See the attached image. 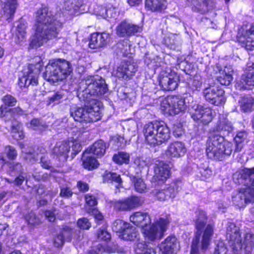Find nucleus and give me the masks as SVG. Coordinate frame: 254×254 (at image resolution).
I'll return each instance as SVG.
<instances>
[{"instance_id": "nucleus-1", "label": "nucleus", "mask_w": 254, "mask_h": 254, "mask_svg": "<svg viewBox=\"0 0 254 254\" xmlns=\"http://www.w3.org/2000/svg\"><path fill=\"white\" fill-rule=\"evenodd\" d=\"M81 2L77 0H68L62 5L61 13L53 14L47 7H42L35 13V33L31 37L29 47L37 49L43 46L50 39L58 37L61 30L65 11L70 14H75L81 6Z\"/></svg>"}, {"instance_id": "nucleus-2", "label": "nucleus", "mask_w": 254, "mask_h": 254, "mask_svg": "<svg viewBox=\"0 0 254 254\" xmlns=\"http://www.w3.org/2000/svg\"><path fill=\"white\" fill-rule=\"evenodd\" d=\"M108 91L105 80L99 76H89L80 86L78 97L85 102L84 107H73L71 116L79 122L92 123L101 119V102L95 98Z\"/></svg>"}, {"instance_id": "nucleus-3", "label": "nucleus", "mask_w": 254, "mask_h": 254, "mask_svg": "<svg viewBox=\"0 0 254 254\" xmlns=\"http://www.w3.org/2000/svg\"><path fill=\"white\" fill-rule=\"evenodd\" d=\"M233 150L232 142L226 140L224 137L214 132L210 134L206 142V153L211 159L222 160L229 156Z\"/></svg>"}, {"instance_id": "nucleus-4", "label": "nucleus", "mask_w": 254, "mask_h": 254, "mask_svg": "<svg viewBox=\"0 0 254 254\" xmlns=\"http://www.w3.org/2000/svg\"><path fill=\"white\" fill-rule=\"evenodd\" d=\"M143 133L146 141L151 145H160L167 141L170 137V129L163 122H153L145 124Z\"/></svg>"}, {"instance_id": "nucleus-5", "label": "nucleus", "mask_w": 254, "mask_h": 254, "mask_svg": "<svg viewBox=\"0 0 254 254\" xmlns=\"http://www.w3.org/2000/svg\"><path fill=\"white\" fill-rule=\"evenodd\" d=\"M72 70L70 63L65 60L51 61L46 67L45 77L50 82H57L65 79Z\"/></svg>"}, {"instance_id": "nucleus-6", "label": "nucleus", "mask_w": 254, "mask_h": 254, "mask_svg": "<svg viewBox=\"0 0 254 254\" xmlns=\"http://www.w3.org/2000/svg\"><path fill=\"white\" fill-rule=\"evenodd\" d=\"M169 221L167 219L160 218L155 223L147 224L142 228L145 240L154 242L160 240L167 228Z\"/></svg>"}, {"instance_id": "nucleus-7", "label": "nucleus", "mask_w": 254, "mask_h": 254, "mask_svg": "<svg viewBox=\"0 0 254 254\" xmlns=\"http://www.w3.org/2000/svg\"><path fill=\"white\" fill-rule=\"evenodd\" d=\"M188 108L191 118L196 122H200L203 124H207L212 119V111L210 108H204L198 105L193 101L191 96L188 99Z\"/></svg>"}, {"instance_id": "nucleus-8", "label": "nucleus", "mask_w": 254, "mask_h": 254, "mask_svg": "<svg viewBox=\"0 0 254 254\" xmlns=\"http://www.w3.org/2000/svg\"><path fill=\"white\" fill-rule=\"evenodd\" d=\"M189 98V96L184 99L177 96L169 97L162 102V110L169 115L178 114L188 108Z\"/></svg>"}, {"instance_id": "nucleus-9", "label": "nucleus", "mask_w": 254, "mask_h": 254, "mask_svg": "<svg viewBox=\"0 0 254 254\" xmlns=\"http://www.w3.org/2000/svg\"><path fill=\"white\" fill-rule=\"evenodd\" d=\"M233 175V180L235 183L242 185L244 186L242 188L236 193L232 196V201L236 206L239 207L244 206L247 203L254 202V186L251 184H244V183H239L234 179Z\"/></svg>"}, {"instance_id": "nucleus-10", "label": "nucleus", "mask_w": 254, "mask_h": 254, "mask_svg": "<svg viewBox=\"0 0 254 254\" xmlns=\"http://www.w3.org/2000/svg\"><path fill=\"white\" fill-rule=\"evenodd\" d=\"M206 220L207 216L204 211L198 210L196 212L195 226L196 232V235L192 242L190 254H198L200 236L201 234L202 230L204 228L206 223Z\"/></svg>"}, {"instance_id": "nucleus-11", "label": "nucleus", "mask_w": 254, "mask_h": 254, "mask_svg": "<svg viewBox=\"0 0 254 254\" xmlns=\"http://www.w3.org/2000/svg\"><path fill=\"white\" fill-rule=\"evenodd\" d=\"M203 94L207 102L214 105H222L226 101L224 90L214 85L205 88Z\"/></svg>"}, {"instance_id": "nucleus-12", "label": "nucleus", "mask_w": 254, "mask_h": 254, "mask_svg": "<svg viewBox=\"0 0 254 254\" xmlns=\"http://www.w3.org/2000/svg\"><path fill=\"white\" fill-rule=\"evenodd\" d=\"M238 40L248 50L254 49V22L250 25H243L239 30Z\"/></svg>"}, {"instance_id": "nucleus-13", "label": "nucleus", "mask_w": 254, "mask_h": 254, "mask_svg": "<svg viewBox=\"0 0 254 254\" xmlns=\"http://www.w3.org/2000/svg\"><path fill=\"white\" fill-rule=\"evenodd\" d=\"M226 237L228 240L234 254H238V252L242 249L240 241L241 235L240 229L232 223H229L226 230Z\"/></svg>"}, {"instance_id": "nucleus-14", "label": "nucleus", "mask_w": 254, "mask_h": 254, "mask_svg": "<svg viewBox=\"0 0 254 254\" xmlns=\"http://www.w3.org/2000/svg\"><path fill=\"white\" fill-rule=\"evenodd\" d=\"M159 85L164 90H175L178 85L179 76L175 72L161 71L158 77Z\"/></svg>"}, {"instance_id": "nucleus-15", "label": "nucleus", "mask_w": 254, "mask_h": 254, "mask_svg": "<svg viewBox=\"0 0 254 254\" xmlns=\"http://www.w3.org/2000/svg\"><path fill=\"white\" fill-rule=\"evenodd\" d=\"M254 86V63L249 62L247 67L240 80L236 83L237 89H249L251 86Z\"/></svg>"}, {"instance_id": "nucleus-16", "label": "nucleus", "mask_w": 254, "mask_h": 254, "mask_svg": "<svg viewBox=\"0 0 254 254\" xmlns=\"http://www.w3.org/2000/svg\"><path fill=\"white\" fill-rule=\"evenodd\" d=\"M17 7V0H0V22L2 18L8 22L11 21L13 19Z\"/></svg>"}, {"instance_id": "nucleus-17", "label": "nucleus", "mask_w": 254, "mask_h": 254, "mask_svg": "<svg viewBox=\"0 0 254 254\" xmlns=\"http://www.w3.org/2000/svg\"><path fill=\"white\" fill-rule=\"evenodd\" d=\"M33 66L30 65L27 71H25L22 76L19 78L18 85L20 88L27 87L30 85H36L38 83V77L40 73L39 69H33Z\"/></svg>"}, {"instance_id": "nucleus-18", "label": "nucleus", "mask_w": 254, "mask_h": 254, "mask_svg": "<svg viewBox=\"0 0 254 254\" xmlns=\"http://www.w3.org/2000/svg\"><path fill=\"white\" fill-rule=\"evenodd\" d=\"M170 175L168 164L163 161H157L154 167V175L153 180L158 184L164 183Z\"/></svg>"}, {"instance_id": "nucleus-19", "label": "nucleus", "mask_w": 254, "mask_h": 254, "mask_svg": "<svg viewBox=\"0 0 254 254\" xmlns=\"http://www.w3.org/2000/svg\"><path fill=\"white\" fill-rule=\"evenodd\" d=\"M69 151V144L67 141H59L53 149V154L56 156L59 163H56V166H60L61 163L65 162L68 158Z\"/></svg>"}, {"instance_id": "nucleus-20", "label": "nucleus", "mask_w": 254, "mask_h": 254, "mask_svg": "<svg viewBox=\"0 0 254 254\" xmlns=\"http://www.w3.org/2000/svg\"><path fill=\"white\" fill-rule=\"evenodd\" d=\"M142 201L140 198L132 196L116 202L115 207L120 210L130 211L140 206Z\"/></svg>"}, {"instance_id": "nucleus-21", "label": "nucleus", "mask_w": 254, "mask_h": 254, "mask_svg": "<svg viewBox=\"0 0 254 254\" xmlns=\"http://www.w3.org/2000/svg\"><path fill=\"white\" fill-rule=\"evenodd\" d=\"M193 11L205 13L215 7V0H187Z\"/></svg>"}, {"instance_id": "nucleus-22", "label": "nucleus", "mask_w": 254, "mask_h": 254, "mask_svg": "<svg viewBox=\"0 0 254 254\" xmlns=\"http://www.w3.org/2000/svg\"><path fill=\"white\" fill-rule=\"evenodd\" d=\"M187 151L185 144L181 141H175L169 144L166 151V155L170 158L183 156Z\"/></svg>"}, {"instance_id": "nucleus-23", "label": "nucleus", "mask_w": 254, "mask_h": 254, "mask_svg": "<svg viewBox=\"0 0 254 254\" xmlns=\"http://www.w3.org/2000/svg\"><path fill=\"white\" fill-rule=\"evenodd\" d=\"M142 27L136 25L126 21L121 22L117 27V33L121 37L130 36L140 32Z\"/></svg>"}, {"instance_id": "nucleus-24", "label": "nucleus", "mask_w": 254, "mask_h": 254, "mask_svg": "<svg viewBox=\"0 0 254 254\" xmlns=\"http://www.w3.org/2000/svg\"><path fill=\"white\" fill-rule=\"evenodd\" d=\"M234 179L237 182L244 184H251L254 186V167L245 168L235 174Z\"/></svg>"}, {"instance_id": "nucleus-25", "label": "nucleus", "mask_w": 254, "mask_h": 254, "mask_svg": "<svg viewBox=\"0 0 254 254\" xmlns=\"http://www.w3.org/2000/svg\"><path fill=\"white\" fill-rule=\"evenodd\" d=\"M76 231L71 226H65L62 231V232L58 235L54 241V246L57 248L62 247L64 243V240L70 241L71 238L74 237Z\"/></svg>"}, {"instance_id": "nucleus-26", "label": "nucleus", "mask_w": 254, "mask_h": 254, "mask_svg": "<svg viewBox=\"0 0 254 254\" xmlns=\"http://www.w3.org/2000/svg\"><path fill=\"white\" fill-rule=\"evenodd\" d=\"M178 241L175 236H168L159 245L162 254H174L177 248Z\"/></svg>"}, {"instance_id": "nucleus-27", "label": "nucleus", "mask_w": 254, "mask_h": 254, "mask_svg": "<svg viewBox=\"0 0 254 254\" xmlns=\"http://www.w3.org/2000/svg\"><path fill=\"white\" fill-rule=\"evenodd\" d=\"M109 38V34L105 32L93 33L91 35L89 47L92 49L103 47L107 44Z\"/></svg>"}, {"instance_id": "nucleus-28", "label": "nucleus", "mask_w": 254, "mask_h": 254, "mask_svg": "<svg viewBox=\"0 0 254 254\" xmlns=\"http://www.w3.org/2000/svg\"><path fill=\"white\" fill-rule=\"evenodd\" d=\"M130 220L134 224L140 226L142 228L151 222L149 215L145 212H142L133 213L130 216Z\"/></svg>"}, {"instance_id": "nucleus-29", "label": "nucleus", "mask_w": 254, "mask_h": 254, "mask_svg": "<svg viewBox=\"0 0 254 254\" xmlns=\"http://www.w3.org/2000/svg\"><path fill=\"white\" fill-rule=\"evenodd\" d=\"M214 233V225L209 224L204 228L202 236L201 249L205 251L210 245V241Z\"/></svg>"}, {"instance_id": "nucleus-30", "label": "nucleus", "mask_w": 254, "mask_h": 254, "mask_svg": "<svg viewBox=\"0 0 254 254\" xmlns=\"http://www.w3.org/2000/svg\"><path fill=\"white\" fill-rule=\"evenodd\" d=\"M233 72L231 66H225L223 70L219 71L220 75L217 77L218 81L222 85H229L233 79Z\"/></svg>"}, {"instance_id": "nucleus-31", "label": "nucleus", "mask_w": 254, "mask_h": 254, "mask_svg": "<svg viewBox=\"0 0 254 254\" xmlns=\"http://www.w3.org/2000/svg\"><path fill=\"white\" fill-rule=\"evenodd\" d=\"M239 243L241 244L242 249L239 251L238 254L242 251H244L246 254L250 253L254 246V235L251 233H247L243 243H242V240L240 238Z\"/></svg>"}, {"instance_id": "nucleus-32", "label": "nucleus", "mask_w": 254, "mask_h": 254, "mask_svg": "<svg viewBox=\"0 0 254 254\" xmlns=\"http://www.w3.org/2000/svg\"><path fill=\"white\" fill-rule=\"evenodd\" d=\"M82 160L83 167L88 170L96 169L99 165L96 158L86 151L83 153Z\"/></svg>"}, {"instance_id": "nucleus-33", "label": "nucleus", "mask_w": 254, "mask_h": 254, "mask_svg": "<svg viewBox=\"0 0 254 254\" xmlns=\"http://www.w3.org/2000/svg\"><path fill=\"white\" fill-rule=\"evenodd\" d=\"M85 151L90 154H93L98 157H101L103 156L105 153V144L103 140H99L95 142L92 146L88 148Z\"/></svg>"}, {"instance_id": "nucleus-34", "label": "nucleus", "mask_w": 254, "mask_h": 254, "mask_svg": "<svg viewBox=\"0 0 254 254\" xmlns=\"http://www.w3.org/2000/svg\"><path fill=\"white\" fill-rule=\"evenodd\" d=\"M166 0H146L145 7L152 11H160L166 6Z\"/></svg>"}, {"instance_id": "nucleus-35", "label": "nucleus", "mask_w": 254, "mask_h": 254, "mask_svg": "<svg viewBox=\"0 0 254 254\" xmlns=\"http://www.w3.org/2000/svg\"><path fill=\"white\" fill-rule=\"evenodd\" d=\"M138 233L136 230V228L131 226L126 228L121 234H119V237L126 241H134L135 239H137Z\"/></svg>"}, {"instance_id": "nucleus-36", "label": "nucleus", "mask_w": 254, "mask_h": 254, "mask_svg": "<svg viewBox=\"0 0 254 254\" xmlns=\"http://www.w3.org/2000/svg\"><path fill=\"white\" fill-rule=\"evenodd\" d=\"M4 105L1 106L0 108V117H3L7 112L6 106L12 107L15 105L17 100L10 95H6L2 99Z\"/></svg>"}, {"instance_id": "nucleus-37", "label": "nucleus", "mask_w": 254, "mask_h": 254, "mask_svg": "<svg viewBox=\"0 0 254 254\" xmlns=\"http://www.w3.org/2000/svg\"><path fill=\"white\" fill-rule=\"evenodd\" d=\"M15 24L16 27V36L19 42H22L26 39L27 23L23 19H20Z\"/></svg>"}, {"instance_id": "nucleus-38", "label": "nucleus", "mask_w": 254, "mask_h": 254, "mask_svg": "<svg viewBox=\"0 0 254 254\" xmlns=\"http://www.w3.org/2000/svg\"><path fill=\"white\" fill-rule=\"evenodd\" d=\"M11 133L12 137L16 140L22 139L24 137V133L22 125L17 121L12 123Z\"/></svg>"}, {"instance_id": "nucleus-39", "label": "nucleus", "mask_w": 254, "mask_h": 254, "mask_svg": "<svg viewBox=\"0 0 254 254\" xmlns=\"http://www.w3.org/2000/svg\"><path fill=\"white\" fill-rule=\"evenodd\" d=\"M181 188V182H176L165 188L166 194L168 195V199L174 198Z\"/></svg>"}, {"instance_id": "nucleus-40", "label": "nucleus", "mask_w": 254, "mask_h": 254, "mask_svg": "<svg viewBox=\"0 0 254 254\" xmlns=\"http://www.w3.org/2000/svg\"><path fill=\"white\" fill-rule=\"evenodd\" d=\"M129 154L123 151L115 154L113 157V161L119 165L128 164L129 162Z\"/></svg>"}, {"instance_id": "nucleus-41", "label": "nucleus", "mask_w": 254, "mask_h": 254, "mask_svg": "<svg viewBox=\"0 0 254 254\" xmlns=\"http://www.w3.org/2000/svg\"><path fill=\"white\" fill-rule=\"evenodd\" d=\"M135 251L137 254H156L155 250L146 245L144 242H139L136 244Z\"/></svg>"}, {"instance_id": "nucleus-42", "label": "nucleus", "mask_w": 254, "mask_h": 254, "mask_svg": "<svg viewBox=\"0 0 254 254\" xmlns=\"http://www.w3.org/2000/svg\"><path fill=\"white\" fill-rule=\"evenodd\" d=\"M217 131H224L228 133L233 130V127L231 122L227 119L223 118L220 119L216 127Z\"/></svg>"}, {"instance_id": "nucleus-43", "label": "nucleus", "mask_w": 254, "mask_h": 254, "mask_svg": "<svg viewBox=\"0 0 254 254\" xmlns=\"http://www.w3.org/2000/svg\"><path fill=\"white\" fill-rule=\"evenodd\" d=\"M179 37L177 35L171 34L164 39L165 44L170 49L176 50L180 44Z\"/></svg>"}, {"instance_id": "nucleus-44", "label": "nucleus", "mask_w": 254, "mask_h": 254, "mask_svg": "<svg viewBox=\"0 0 254 254\" xmlns=\"http://www.w3.org/2000/svg\"><path fill=\"white\" fill-rule=\"evenodd\" d=\"M239 102L243 111L245 112L250 111L253 107L254 99L251 96L247 95L242 97Z\"/></svg>"}, {"instance_id": "nucleus-45", "label": "nucleus", "mask_w": 254, "mask_h": 254, "mask_svg": "<svg viewBox=\"0 0 254 254\" xmlns=\"http://www.w3.org/2000/svg\"><path fill=\"white\" fill-rule=\"evenodd\" d=\"M247 137L246 132L243 131L239 132L234 138L236 142L235 151H241L243 147V142Z\"/></svg>"}, {"instance_id": "nucleus-46", "label": "nucleus", "mask_w": 254, "mask_h": 254, "mask_svg": "<svg viewBox=\"0 0 254 254\" xmlns=\"http://www.w3.org/2000/svg\"><path fill=\"white\" fill-rule=\"evenodd\" d=\"M64 97V91H57L48 97L47 103L48 105L52 104L54 105L58 104L60 103Z\"/></svg>"}, {"instance_id": "nucleus-47", "label": "nucleus", "mask_w": 254, "mask_h": 254, "mask_svg": "<svg viewBox=\"0 0 254 254\" xmlns=\"http://www.w3.org/2000/svg\"><path fill=\"white\" fill-rule=\"evenodd\" d=\"M129 226V224L124 222L122 220H116L114 221L112 225V229L116 233L120 234H122L123 231Z\"/></svg>"}, {"instance_id": "nucleus-48", "label": "nucleus", "mask_w": 254, "mask_h": 254, "mask_svg": "<svg viewBox=\"0 0 254 254\" xmlns=\"http://www.w3.org/2000/svg\"><path fill=\"white\" fill-rule=\"evenodd\" d=\"M189 87L192 91L199 90L201 86V78L198 75H195L188 82Z\"/></svg>"}, {"instance_id": "nucleus-49", "label": "nucleus", "mask_w": 254, "mask_h": 254, "mask_svg": "<svg viewBox=\"0 0 254 254\" xmlns=\"http://www.w3.org/2000/svg\"><path fill=\"white\" fill-rule=\"evenodd\" d=\"M26 126L30 129L40 132L44 130L46 127V125L42 124L37 119H33L30 123L27 124Z\"/></svg>"}, {"instance_id": "nucleus-50", "label": "nucleus", "mask_w": 254, "mask_h": 254, "mask_svg": "<svg viewBox=\"0 0 254 254\" xmlns=\"http://www.w3.org/2000/svg\"><path fill=\"white\" fill-rule=\"evenodd\" d=\"M132 182L134 184V189L137 192L143 193L145 191L146 186L141 179L133 177Z\"/></svg>"}, {"instance_id": "nucleus-51", "label": "nucleus", "mask_w": 254, "mask_h": 254, "mask_svg": "<svg viewBox=\"0 0 254 254\" xmlns=\"http://www.w3.org/2000/svg\"><path fill=\"white\" fill-rule=\"evenodd\" d=\"M104 179L107 181L114 182L118 184L117 187H121L122 181L119 175L116 173L108 172L104 176Z\"/></svg>"}, {"instance_id": "nucleus-52", "label": "nucleus", "mask_w": 254, "mask_h": 254, "mask_svg": "<svg viewBox=\"0 0 254 254\" xmlns=\"http://www.w3.org/2000/svg\"><path fill=\"white\" fill-rule=\"evenodd\" d=\"M118 48L121 50V53L125 56H128V55L132 54L130 45L127 41L118 43Z\"/></svg>"}, {"instance_id": "nucleus-53", "label": "nucleus", "mask_w": 254, "mask_h": 254, "mask_svg": "<svg viewBox=\"0 0 254 254\" xmlns=\"http://www.w3.org/2000/svg\"><path fill=\"white\" fill-rule=\"evenodd\" d=\"M69 148L72 147V158H73L81 150V146L77 141H67Z\"/></svg>"}, {"instance_id": "nucleus-54", "label": "nucleus", "mask_w": 254, "mask_h": 254, "mask_svg": "<svg viewBox=\"0 0 254 254\" xmlns=\"http://www.w3.org/2000/svg\"><path fill=\"white\" fill-rule=\"evenodd\" d=\"M154 195H155L157 199L160 201H165L168 200V195L166 194L165 188L161 190H155L152 192Z\"/></svg>"}, {"instance_id": "nucleus-55", "label": "nucleus", "mask_w": 254, "mask_h": 254, "mask_svg": "<svg viewBox=\"0 0 254 254\" xmlns=\"http://www.w3.org/2000/svg\"><path fill=\"white\" fill-rule=\"evenodd\" d=\"M125 66L127 71V76L130 78L134 73L137 71V67L134 63H127L126 64Z\"/></svg>"}, {"instance_id": "nucleus-56", "label": "nucleus", "mask_w": 254, "mask_h": 254, "mask_svg": "<svg viewBox=\"0 0 254 254\" xmlns=\"http://www.w3.org/2000/svg\"><path fill=\"white\" fill-rule=\"evenodd\" d=\"M78 227L83 230H88L91 227V223L86 218H82L77 222Z\"/></svg>"}, {"instance_id": "nucleus-57", "label": "nucleus", "mask_w": 254, "mask_h": 254, "mask_svg": "<svg viewBox=\"0 0 254 254\" xmlns=\"http://www.w3.org/2000/svg\"><path fill=\"white\" fill-rule=\"evenodd\" d=\"M5 153L6 154L8 159L14 160L17 157V152L15 148L11 146H7L5 148Z\"/></svg>"}, {"instance_id": "nucleus-58", "label": "nucleus", "mask_w": 254, "mask_h": 254, "mask_svg": "<svg viewBox=\"0 0 254 254\" xmlns=\"http://www.w3.org/2000/svg\"><path fill=\"white\" fill-rule=\"evenodd\" d=\"M173 132L176 137L181 136L184 132L182 125L179 123L174 124L173 127Z\"/></svg>"}, {"instance_id": "nucleus-59", "label": "nucleus", "mask_w": 254, "mask_h": 254, "mask_svg": "<svg viewBox=\"0 0 254 254\" xmlns=\"http://www.w3.org/2000/svg\"><path fill=\"white\" fill-rule=\"evenodd\" d=\"M40 163L43 168L46 169H49L51 168L53 163L49 159L47 155H44V156H41L40 157ZM56 163H57L55 162V163H53V164L56 165Z\"/></svg>"}, {"instance_id": "nucleus-60", "label": "nucleus", "mask_w": 254, "mask_h": 254, "mask_svg": "<svg viewBox=\"0 0 254 254\" xmlns=\"http://www.w3.org/2000/svg\"><path fill=\"white\" fill-rule=\"evenodd\" d=\"M98 239L103 241H108L111 238L110 234L105 229H100L97 233Z\"/></svg>"}, {"instance_id": "nucleus-61", "label": "nucleus", "mask_w": 254, "mask_h": 254, "mask_svg": "<svg viewBox=\"0 0 254 254\" xmlns=\"http://www.w3.org/2000/svg\"><path fill=\"white\" fill-rule=\"evenodd\" d=\"M116 74L117 76L119 78H122L125 79L129 78L127 76V71L124 65H121L118 67Z\"/></svg>"}, {"instance_id": "nucleus-62", "label": "nucleus", "mask_w": 254, "mask_h": 254, "mask_svg": "<svg viewBox=\"0 0 254 254\" xmlns=\"http://www.w3.org/2000/svg\"><path fill=\"white\" fill-rule=\"evenodd\" d=\"M28 223L31 225H35L39 223V219L36 217L35 214L31 212L26 217Z\"/></svg>"}, {"instance_id": "nucleus-63", "label": "nucleus", "mask_w": 254, "mask_h": 254, "mask_svg": "<svg viewBox=\"0 0 254 254\" xmlns=\"http://www.w3.org/2000/svg\"><path fill=\"white\" fill-rule=\"evenodd\" d=\"M73 192L71 189L67 187H62L61 188L60 195L64 198H69L72 195Z\"/></svg>"}, {"instance_id": "nucleus-64", "label": "nucleus", "mask_w": 254, "mask_h": 254, "mask_svg": "<svg viewBox=\"0 0 254 254\" xmlns=\"http://www.w3.org/2000/svg\"><path fill=\"white\" fill-rule=\"evenodd\" d=\"M227 252V248L224 244L221 242L217 244L213 254H226Z\"/></svg>"}]
</instances>
